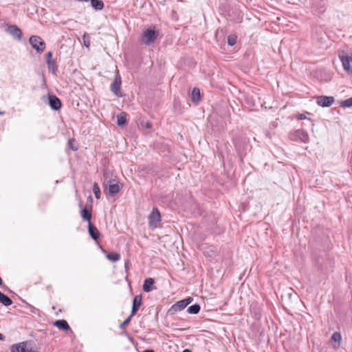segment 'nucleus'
Wrapping results in <instances>:
<instances>
[{
  "label": "nucleus",
  "instance_id": "1",
  "mask_svg": "<svg viewBox=\"0 0 352 352\" xmlns=\"http://www.w3.org/2000/svg\"><path fill=\"white\" fill-rule=\"evenodd\" d=\"M159 36V31L155 26H150L142 32L140 41L142 43L149 45L153 43Z\"/></svg>",
  "mask_w": 352,
  "mask_h": 352
},
{
  "label": "nucleus",
  "instance_id": "2",
  "mask_svg": "<svg viewBox=\"0 0 352 352\" xmlns=\"http://www.w3.org/2000/svg\"><path fill=\"white\" fill-rule=\"evenodd\" d=\"M29 42L33 49H34L38 54H41L45 49V43L39 36H31L29 38Z\"/></svg>",
  "mask_w": 352,
  "mask_h": 352
},
{
  "label": "nucleus",
  "instance_id": "3",
  "mask_svg": "<svg viewBox=\"0 0 352 352\" xmlns=\"http://www.w3.org/2000/svg\"><path fill=\"white\" fill-rule=\"evenodd\" d=\"M339 58L344 69L348 73L352 74V56H349L344 51H342L339 53Z\"/></svg>",
  "mask_w": 352,
  "mask_h": 352
},
{
  "label": "nucleus",
  "instance_id": "4",
  "mask_svg": "<svg viewBox=\"0 0 352 352\" xmlns=\"http://www.w3.org/2000/svg\"><path fill=\"white\" fill-rule=\"evenodd\" d=\"M121 77L119 74H117L113 80V82L110 86L111 91L117 97L121 98L123 95L121 93Z\"/></svg>",
  "mask_w": 352,
  "mask_h": 352
},
{
  "label": "nucleus",
  "instance_id": "5",
  "mask_svg": "<svg viewBox=\"0 0 352 352\" xmlns=\"http://www.w3.org/2000/svg\"><path fill=\"white\" fill-rule=\"evenodd\" d=\"M335 102L333 96H319L316 97V103L322 107H329Z\"/></svg>",
  "mask_w": 352,
  "mask_h": 352
},
{
  "label": "nucleus",
  "instance_id": "6",
  "mask_svg": "<svg viewBox=\"0 0 352 352\" xmlns=\"http://www.w3.org/2000/svg\"><path fill=\"white\" fill-rule=\"evenodd\" d=\"M48 104L54 111H58L62 107V102L59 98L54 94H49L47 95Z\"/></svg>",
  "mask_w": 352,
  "mask_h": 352
},
{
  "label": "nucleus",
  "instance_id": "7",
  "mask_svg": "<svg viewBox=\"0 0 352 352\" xmlns=\"http://www.w3.org/2000/svg\"><path fill=\"white\" fill-rule=\"evenodd\" d=\"M149 226L151 228H156L157 224L161 221V215L157 208H153L148 217Z\"/></svg>",
  "mask_w": 352,
  "mask_h": 352
},
{
  "label": "nucleus",
  "instance_id": "8",
  "mask_svg": "<svg viewBox=\"0 0 352 352\" xmlns=\"http://www.w3.org/2000/svg\"><path fill=\"white\" fill-rule=\"evenodd\" d=\"M290 138L292 140H300L301 142H306L309 140V135L303 129H298L293 133H290Z\"/></svg>",
  "mask_w": 352,
  "mask_h": 352
},
{
  "label": "nucleus",
  "instance_id": "9",
  "mask_svg": "<svg viewBox=\"0 0 352 352\" xmlns=\"http://www.w3.org/2000/svg\"><path fill=\"white\" fill-rule=\"evenodd\" d=\"M6 32L10 34L14 39L21 41L22 38V32L16 25H8Z\"/></svg>",
  "mask_w": 352,
  "mask_h": 352
},
{
  "label": "nucleus",
  "instance_id": "10",
  "mask_svg": "<svg viewBox=\"0 0 352 352\" xmlns=\"http://www.w3.org/2000/svg\"><path fill=\"white\" fill-rule=\"evenodd\" d=\"M11 352H36L32 349H27V342H21L17 344H12L10 346Z\"/></svg>",
  "mask_w": 352,
  "mask_h": 352
},
{
  "label": "nucleus",
  "instance_id": "11",
  "mask_svg": "<svg viewBox=\"0 0 352 352\" xmlns=\"http://www.w3.org/2000/svg\"><path fill=\"white\" fill-rule=\"evenodd\" d=\"M187 306L183 300H179L173 304L168 311V314L170 315H174L177 311H182L185 309Z\"/></svg>",
  "mask_w": 352,
  "mask_h": 352
},
{
  "label": "nucleus",
  "instance_id": "12",
  "mask_svg": "<svg viewBox=\"0 0 352 352\" xmlns=\"http://www.w3.org/2000/svg\"><path fill=\"white\" fill-rule=\"evenodd\" d=\"M142 298L141 295H136L133 300L132 303V308H131V316H134L136 314V313L138 311L140 306L142 305Z\"/></svg>",
  "mask_w": 352,
  "mask_h": 352
},
{
  "label": "nucleus",
  "instance_id": "13",
  "mask_svg": "<svg viewBox=\"0 0 352 352\" xmlns=\"http://www.w3.org/2000/svg\"><path fill=\"white\" fill-rule=\"evenodd\" d=\"M235 147L237 154L239 155L247 154L250 152L251 146L247 143L241 144L240 142H237L235 143Z\"/></svg>",
  "mask_w": 352,
  "mask_h": 352
},
{
  "label": "nucleus",
  "instance_id": "14",
  "mask_svg": "<svg viewBox=\"0 0 352 352\" xmlns=\"http://www.w3.org/2000/svg\"><path fill=\"white\" fill-rule=\"evenodd\" d=\"M88 232H89L90 236L91 237V239L94 241H97L100 236V232L98 230V228L94 225H93L91 223H89Z\"/></svg>",
  "mask_w": 352,
  "mask_h": 352
},
{
  "label": "nucleus",
  "instance_id": "15",
  "mask_svg": "<svg viewBox=\"0 0 352 352\" xmlns=\"http://www.w3.org/2000/svg\"><path fill=\"white\" fill-rule=\"evenodd\" d=\"M154 280L152 278H148L145 279L143 284V290L145 292H149L155 289L154 286Z\"/></svg>",
  "mask_w": 352,
  "mask_h": 352
},
{
  "label": "nucleus",
  "instance_id": "16",
  "mask_svg": "<svg viewBox=\"0 0 352 352\" xmlns=\"http://www.w3.org/2000/svg\"><path fill=\"white\" fill-rule=\"evenodd\" d=\"M190 96H191V101L194 104H198V103L199 102L200 99H201V94H200L199 89L197 87H194L191 91Z\"/></svg>",
  "mask_w": 352,
  "mask_h": 352
},
{
  "label": "nucleus",
  "instance_id": "17",
  "mask_svg": "<svg viewBox=\"0 0 352 352\" xmlns=\"http://www.w3.org/2000/svg\"><path fill=\"white\" fill-rule=\"evenodd\" d=\"M105 185H108V191L110 195H115L120 190V187L118 184V182H116V184H111V182L107 183Z\"/></svg>",
  "mask_w": 352,
  "mask_h": 352
},
{
  "label": "nucleus",
  "instance_id": "18",
  "mask_svg": "<svg viewBox=\"0 0 352 352\" xmlns=\"http://www.w3.org/2000/svg\"><path fill=\"white\" fill-rule=\"evenodd\" d=\"M54 325L64 331H69L70 329L69 325L65 320H58L54 322Z\"/></svg>",
  "mask_w": 352,
  "mask_h": 352
},
{
  "label": "nucleus",
  "instance_id": "19",
  "mask_svg": "<svg viewBox=\"0 0 352 352\" xmlns=\"http://www.w3.org/2000/svg\"><path fill=\"white\" fill-rule=\"evenodd\" d=\"M0 302L6 307L10 306L13 303L11 298L1 292H0Z\"/></svg>",
  "mask_w": 352,
  "mask_h": 352
},
{
  "label": "nucleus",
  "instance_id": "20",
  "mask_svg": "<svg viewBox=\"0 0 352 352\" xmlns=\"http://www.w3.org/2000/svg\"><path fill=\"white\" fill-rule=\"evenodd\" d=\"M91 7L96 10H101L104 8V3L102 0H90Z\"/></svg>",
  "mask_w": 352,
  "mask_h": 352
},
{
  "label": "nucleus",
  "instance_id": "21",
  "mask_svg": "<svg viewBox=\"0 0 352 352\" xmlns=\"http://www.w3.org/2000/svg\"><path fill=\"white\" fill-rule=\"evenodd\" d=\"M80 214L83 220L88 221L91 220L92 217L91 210H88L86 208L81 210Z\"/></svg>",
  "mask_w": 352,
  "mask_h": 352
},
{
  "label": "nucleus",
  "instance_id": "22",
  "mask_svg": "<svg viewBox=\"0 0 352 352\" xmlns=\"http://www.w3.org/2000/svg\"><path fill=\"white\" fill-rule=\"evenodd\" d=\"M126 113H122L117 116V124L118 126H124L126 124Z\"/></svg>",
  "mask_w": 352,
  "mask_h": 352
},
{
  "label": "nucleus",
  "instance_id": "23",
  "mask_svg": "<svg viewBox=\"0 0 352 352\" xmlns=\"http://www.w3.org/2000/svg\"><path fill=\"white\" fill-rule=\"evenodd\" d=\"M201 307L199 304H194L187 309V312L190 314H197L199 312Z\"/></svg>",
  "mask_w": 352,
  "mask_h": 352
},
{
  "label": "nucleus",
  "instance_id": "24",
  "mask_svg": "<svg viewBox=\"0 0 352 352\" xmlns=\"http://www.w3.org/2000/svg\"><path fill=\"white\" fill-rule=\"evenodd\" d=\"M47 65L49 72H52L53 74H56L58 68H57L56 60H52V61L47 63Z\"/></svg>",
  "mask_w": 352,
  "mask_h": 352
},
{
  "label": "nucleus",
  "instance_id": "25",
  "mask_svg": "<svg viewBox=\"0 0 352 352\" xmlns=\"http://www.w3.org/2000/svg\"><path fill=\"white\" fill-rule=\"evenodd\" d=\"M107 258L111 261H113V262H116L120 260V256L119 254L118 253H116V252H111V253H109L107 255Z\"/></svg>",
  "mask_w": 352,
  "mask_h": 352
},
{
  "label": "nucleus",
  "instance_id": "26",
  "mask_svg": "<svg viewBox=\"0 0 352 352\" xmlns=\"http://www.w3.org/2000/svg\"><path fill=\"white\" fill-rule=\"evenodd\" d=\"M314 6L318 7L319 14H322V13L324 12L325 10H326L325 4L323 1H320L318 3H315Z\"/></svg>",
  "mask_w": 352,
  "mask_h": 352
},
{
  "label": "nucleus",
  "instance_id": "27",
  "mask_svg": "<svg viewBox=\"0 0 352 352\" xmlns=\"http://www.w3.org/2000/svg\"><path fill=\"white\" fill-rule=\"evenodd\" d=\"M93 192L96 199L100 198V190L96 182H95L93 185Z\"/></svg>",
  "mask_w": 352,
  "mask_h": 352
},
{
  "label": "nucleus",
  "instance_id": "28",
  "mask_svg": "<svg viewBox=\"0 0 352 352\" xmlns=\"http://www.w3.org/2000/svg\"><path fill=\"white\" fill-rule=\"evenodd\" d=\"M340 106L343 108L352 107V97L344 100L340 102Z\"/></svg>",
  "mask_w": 352,
  "mask_h": 352
},
{
  "label": "nucleus",
  "instance_id": "29",
  "mask_svg": "<svg viewBox=\"0 0 352 352\" xmlns=\"http://www.w3.org/2000/svg\"><path fill=\"white\" fill-rule=\"evenodd\" d=\"M68 148L71 150L76 151L78 149L77 146L76 145V141L74 139H69L67 142Z\"/></svg>",
  "mask_w": 352,
  "mask_h": 352
},
{
  "label": "nucleus",
  "instance_id": "30",
  "mask_svg": "<svg viewBox=\"0 0 352 352\" xmlns=\"http://www.w3.org/2000/svg\"><path fill=\"white\" fill-rule=\"evenodd\" d=\"M103 177H104V184H107V183H111V180L110 179V173L104 170L103 172Z\"/></svg>",
  "mask_w": 352,
  "mask_h": 352
},
{
  "label": "nucleus",
  "instance_id": "31",
  "mask_svg": "<svg viewBox=\"0 0 352 352\" xmlns=\"http://www.w3.org/2000/svg\"><path fill=\"white\" fill-rule=\"evenodd\" d=\"M236 43V36L235 35H229L228 36V44L230 46H233Z\"/></svg>",
  "mask_w": 352,
  "mask_h": 352
},
{
  "label": "nucleus",
  "instance_id": "32",
  "mask_svg": "<svg viewBox=\"0 0 352 352\" xmlns=\"http://www.w3.org/2000/svg\"><path fill=\"white\" fill-rule=\"evenodd\" d=\"M133 316H131V314L127 318H126L119 326V328L120 329H122V330H124L125 329V326L126 324H128L131 320V318L133 317Z\"/></svg>",
  "mask_w": 352,
  "mask_h": 352
},
{
  "label": "nucleus",
  "instance_id": "33",
  "mask_svg": "<svg viewBox=\"0 0 352 352\" xmlns=\"http://www.w3.org/2000/svg\"><path fill=\"white\" fill-rule=\"evenodd\" d=\"M331 340L336 342L340 343L342 340L340 333L338 332H334L331 336Z\"/></svg>",
  "mask_w": 352,
  "mask_h": 352
},
{
  "label": "nucleus",
  "instance_id": "34",
  "mask_svg": "<svg viewBox=\"0 0 352 352\" xmlns=\"http://www.w3.org/2000/svg\"><path fill=\"white\" fill-rule=\"evenodd\" d=\"M52 52H48L46 54H45V61H46V63H48L52 60H54L52 59Z\"/></svg>",
  "mask_w": 352,
  "mask_h": 352
},
{
  "label": "nucleus",
  "instance_id": "35",
  "mask_svg": "<svg viewBox=\"0 0 352 352\" xmlns=\"http://www.w3.org/2000/svg\"><path fill=\"white\" fill-rule=\"evenodd\" d=\"M83 41H84V45L86 47H89V45H90L89 36H87L86 34H85L84 36H83Z\"/></svg>",
  "mask_w": 352,
  "mask_h": 352
},
{
  "label": "nucleus",
  "instance_id": "36",
  "mask_svg": "<svg viewBox=\"0 0 352 352\" xmlns=\"http://www.w3.org/2000/svg\"><path fill=\"white\" fill-rule=\"evenodd\" d=\"M142 126H144V127H145L146 129H151V128H152V126H153V125H152L151 122H145V123L142 122Z\"/></svg>",
  "mask_w": 352,
  "mask_h": 352
},
{
  "label": "nucleus",
  "instance_id": "37",
  "mask_svg": "<svg viewBox=\"0 0 352 352\" xmlns=\"http://www.w3.org/2000/svg\"><path fill=\"white\" fill-rule=\"evenodd\" d=\"M183 300L184 301L185 305L186 306H188L190 303L192 302V301L193 300V298L192 297H188L185 299H183Z\"/></svg>",
  "mask_w": 352,
  "mask_h": 352
},
{
  "label": "nucleus",
  "instance_id": "38",
  "mask_svg": "<svg viewBox=\"0 0 352 352\" xmlns=\"http://www.w3.org/2000/svg\"><path fill=\"white\" fill-rule=\"evenodd\" d=\"M296 118L298 120H300L307 119V116L303 113H299L298 115L296 116Z\"/></svg>",
  "mask_w": 352,
  "mask_h": 352
},
{
  "label": "nucleus",
  "instance_id": "39",
  "mask_svg": "<svg viewBox=\"0 0 352 352\" xmlns=\"http://www.w3.org/2000/svg\"><path fill=\"white\" fill-rule=\"evenodd\" d=\"M5 339V336L0 333V340H3Z\"/></svg>",
  "mask_w": 352,
  "mask_h": 352
},
{
  "label": "nucleus",
  "instance_id": "40",
  "mask_svg": "<svg viewBox=\"0 0 352 352\" xmlns=\"http://www.w3.org/2000/svg\"><path fill=\"white\" fill-rule=\"evenodd\" d=\"M142 352H155L153 349H146L143 351Z\"/></svg>",
  "mask_w": 352,
  "mask_h": 352
},
{
  "label": "nucleus",
  "instance_id": "41",
  "mask_svg": "<svg viewBox=\"0 0 352 352\" xmlns=\"http://www.w3.org/2000/svg\"><path fill=\"white\" fill-rule=\"evenodd\" d=\"M182 352H192V351H191V350H190L188 349H186L183 350Z\"/></svg>",
  "mask_w": 352,
  "mask_h": 352
},
{
  "label": "nucleus",
  "instance_id": "42",
  "mask_svg": "<svg viewBox=\"0 0 352 352\" xmlns=\"http://www.w3.org/2000/svg\"><path fill=\"white\" fill-rule=\"evenodd\" d=\"M46 85L45 79V78L43 77V85Z\"/></svg>",
  "mask_w": 352,
  "mask_h": 352
},
{
  "label": "nucleus",
  "instance_id": "43",
  "mask_svg": "<svg viewBox=\"0 0 352 352\" xmlns=\"http://www.w3.org/2000/svg\"><path fill=\"white\" fill-rule=\"evenodd\" d=\"M3 285V280L0 277V286Z\"/></svg>",
  "mask_w": 352,
  "mask_h": 352
},
{
  "label": "nucleus",
  "instance_id": "44",
  "mask_svg": "<svg viewBox=\"0 0 352 352\" xmlns=\"http://www.w3.org/2000/svg\"><path fill=\"white\" fill-rule=\"evenodd\" d=\"M3 114H4V112H3V111H0V115H3Z\"/></svg>",
  "mask_w": 352,
  "mask_h": 352
}]
</instances>
